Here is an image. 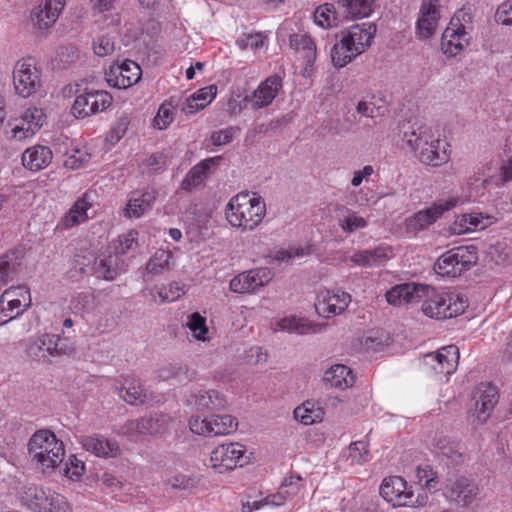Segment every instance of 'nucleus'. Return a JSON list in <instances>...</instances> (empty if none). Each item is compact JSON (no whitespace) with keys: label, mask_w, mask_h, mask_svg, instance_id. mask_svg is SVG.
Wrapping results in <instances>:
<instances>
[{"label":"nucleus","mask_w":512,"mask_h":512,"mask_svg":"<svg viewBox=\"0 0 512 512\" xmlns=\"http://www.w3.org/2000/svg\"><path fill=\"white\" fill-rule=\"evenodd\" d=\"M484 219L488 220L489 217H484L481 213L462 214L450 226V231L453 234L460 235L474 229H483L486 226L483 223Z\"/></svg>","instance_id":"a19ab883"},{"label":"nucleus","mask_w":512,"mask_h":512,"mask_svg":"<svg viewBox=\"0 0 512 512\" xmlns=\"http://www.w3.org/2000/svg\"><path fill=\"white\" fill-rule=\"evenodd\" d=\"M345 211L346 215L339 218V225L344 232L354 233L358 229L367 227L368 222L365 218L350 209H345Z\"/></svg>","instance_id":"3c124183"},{"label":"nucleus","mask_w":512,"mask_h":512,"mask_svg":"<svg viewBox=\"0 0 512 512\" xmlns=\"http://www.w3.org/2000/svg\"><path fill=\"white\" fill-rule=\"evenodd\" d=\"M186 326L197 340L205 341L208 327L206 325V318L200 315V313L194 312L190 314Z\"/></svg>","instance_id":"603ef678"},{"label":"nucleus","mask_w":512,"mask_h":512,"mask_svg":"<svg viewBox=\"0 0 512 512\" xmlns=\"http://www.w3.org/2000/svg\"><path fill=\"white\" fill-rule=\"evenodd\" d=\"M237 427L238 421L231 415H211L204 418L195 415L189 420L191 432L205 437L227 435L234 432Z\"/></svg>","instance_id":"1a4fd4ad"},{"label":"nucleus","mask_w":512,"mask_h":512,"mask_svg":"<svg viewBox=\"0 0 512 512\" xmlns=\"http://www.w3.org/2000/svg\"><path fill=\"white\" fill-rule=\"evenodd\" d=\"M13 84L16 93L27 98L41 87V70L31 57L19 60L13 70Z\"/></svg>","instance_id":"6e6552de"},{"label":"nucleus","mask_w":512,"mask_h":512,"mask_svg":"<svg viewBox=\"0 0 512 512\" xmlns=\"http://www.w3.org/2000/svg\"><path fill=\"white\" fill-rule=\"evenodd\" d=\"M478 491V486L472 479L458 476L451 482L447 490V497L457 504L467 506L475 499Z\"/></svg>","instance_id":"393cba45"},{"label":"nucleus","mask_w":512,"mask_h":512,"mask_svg":"<svg viewBox=\"0 0 512 512\" xmlns=\"http://www.w3.org/2000/svg\"><path fill=\"white\" fill-rule=\"evenodd\" d=\"M113 102L112 95L105 90H88L76 96L71 113L76 118H86L106 110Z\"/></svg>","instance_id":"f8f14e48"},{"label":"nucleus","mask_w":512,"mask_h":512,"mask_svg":"<svg viewBox=\"0 0 512 512\" xmlns=\"http://www.w3.org/2000/svg\"><path fill=\"white\" fill-rule=\"evenodd\" d=\"M294 418L304 425H312L321 422L324 416V410L318 404L312 401H306L301 406L294 409Z\"/></svg>","instance_id":"79ce46f5"},{"label":"nucleus","mask_w":512,"mask_h":512,"mask_svg":"<svg viewBox=\"0 0 512 512\" xmlns=\"http://www.w3.org/2000/svg\"><path fill=\"white\" fill-rule=\"evenodd\" d=\"M173 121L172 106L170 104H162L153 119L154 127L159 130L166 129Z\"/></svg>","instance_id":"e2e57ef3"},{"label":"nucleus","mask_w":512,"mask_h":512,"mask_svg":"<svg viewBox=\"0 0 512 512\" xmlns=\"http://www.w3.org/2000/svg\"><path fill=\"white\" fill-rule=\"evenodd\" d=\"M283 87L282 78L277 75H271L260 83L252 94L243 98L245 103H251L253 110H259L269 106Z\"/></svg>","instance_id":"6ab92c4d"},{"label":"nucleus","mask_w":512,"mask_h":512,"mask_svg":"<svg viewBox=\"0 0 512 512\" xmlns=\"http://www.w3.org/2000/svg\"><path fill=\"white\" fill-rule=\"evenodd\" d=\"M158 195V190L153 187H147L141 192H135L126 204L125 216L136 219L142 217L153 208Z\"/></svg>","instance_id":"4be33fe9"},{"label":"nucleus","mask_w":512,"mask_h":512,"mask_svg":"<svg viewBox=\"0 0 512 512\" xmlns=\"http://www.w3.org/2000/svg\"><path fill=\"white\" fill-rule=\"evenodd\" d=\"M13 292L14 290L12 289H6L0 296V325H4L23 314V310H18L15 314H12L9 310H7V307H5V300L10 298V295Z\"/></svg>","instance_id":"338daca9"},{"label":"nucleus","mask_w":512,"mask_h":512,"mask_svg":"<svg viewBox=\"0 0 512 512\" xmlns=\"http://www.w3.org/2000/svg\"><path fill=\"white\" fill-rule=\"evenodd\" d=\"M315 23L322 28L337 27L342 23L339 5L335 3H324L318 6L313 14Z\"/></svg>","instance_id":"e433bc0d"},{"label":"nucleus","mask_w":512,"mask_h":512,"mask_svg":"<svg viewBox=\"0 0 512 512\" xmlns=\"http://www.w3.org/2000/svg\"><path fill=\"white\" fill-rule=\"evenodd\" d=\"M50 491L51 490L49 489L45 490L38 486H29L25 488L21 499L31 511L42 512L46 507L45 505L47 504V498Z\"/></svg>","instance_id":"ea45409f"},{"label":"nucleus","mask_w":512,"mask_h":512,"mask_svg":"<svg viewBox=\"0 0 512 512\" xmlns=\"http://www.w3.org/2000/svg\"><path fill=\"white\" fill-rule=\"evenodd\" d=\"M141 75V68L136 62L125 60L110 67L108 82L114 87L125 89L136 84Z\"/></svg>","instance_id":"412c9836"},{"label":"nucleus","mask_w":512,"mask_h":512,"mask_svg":"<svg viewBox=\"0 0 512 512\" xmlns=\"http://www.w3.org/2000/svg\"><path fill=\"white\" fill-rule=\"evenodd\" d=\"M183 294H185L184 286L178 282H172L168 288L162 287L158 291V296L161 299V303L174 302L178 300Z\"/></svg>","instance_id":"680f3d73"},{"label":"nucleus","mask_w":512,"mask_h":512,"mask_svg":"<svg viewBox=\"0 0 512 512\" xmlns=\"http://www.w3.org/2000/svg\"><path fill=\"white\" fill-rule=\"evenodd\" d=\"M351 302V295L347 292L337 290L321 292L317 296L315 310L324 318H331L346 310Z\"/></svg>","instance_id":"aec40b11"},{"label":"nucleus","mask_w":512,"mask_h":512,"mask_svg":"<svg viewBox=\"0 0 512 512\" xmlns=\"http://www.w3.org/2000/svg\"><path fill=\"white\" fill-rule=\"evenodd\" d=\"M196 372L186 364H170L159 371L162 380L175 379L180 384H186L195 378Z\"/></svg>","instance_id":"c03bdc74"},{"label":"nucleus","mask_w":512,"mask_h":512,"mask_svg":"<svg viewBox=\"0 0 512 512\" xmlns=\"http://www.w3.org/2000/svg\"><path fill=\"white\" fill-rule=\"evenodd\" d=\"M246 449L239 443H228L218 445L210 456L212 468L219 473L224 471L233 470L237 466L242 467L245 461Z\"/></svg>","instance_id":"4468645a"},{"label":"nucleus","mask_w":512,"mask_h":512,"mask_svg":"<svg viewBox=\"0 0 512 512\" xmlns=\"http://www.w3.org/2000/svg\"><path fill=\"white\" fill-rule=\"evenodd\" d=\"M273 278L269 268L262 267L242 272L230 281V289L235 293H252L267 285Z\"/></svg>","instance_id":"dca6fc26"},{"label":"nucleus","mask_w":512,"mask_h":512,"mask_svg":"<svg viewBox=\"0 0 512 512\" xmlns=\"http://www.w3.org/2000/svg\"><path fill=\"white\" fill-rule=\"evenodd\" d=\"M116 391L121 399L130 405L144 404L148 397L140 381L135 378L125 377L120 387Z\"/></svg>","instance_id":"72a5a7b5"},{"label":"nucleus","mask_w":512,"mask_h":512,"mask_svg":"<svg viewBox=\"0 0 512 512\" xmlns=\"http://www.w3.org/2000/svg\"><path fill=\"white\" fill-rule=\"evenodd\" d=\"M27 447L32 460L43 472L53 471L63 462L65 456L64 443L48 429L36 431L29 439Z\"/></svg>","instance_id":"f03ea898"},{"label":"nucleus","mask_w":512,"mask_h":512,"mask_svg":"<svg viewBox=\"0 0 512 512\" xmlns=\"http://www.w3.org/2000/svg\"><path fill=\"white\" fill-rule=\"evenodd\" d=\"M471 27L461 23L459 16H453L441 37V50L448 57L458 55L469 44Z\"/></svg>","instance_id":"ddd939ff"},{"label":"nucleus","mask_w":512,"mask_h":512,"mask_svg":"<svg viewBox=\"0 0 512 512\" xmlns=\"http://www.w3.org/2000/svg\"><path fill=\"white\" fill-rule=\"evenodd\" d=\"M168 166L167 156L163 152L148 155L142 162L143 171L148 174H159Z\"/></svg>","instance_id":"8fccbe9b"},{"label":"nucleus","mask_w":512,"mask_h":512,"mask_svg":"<svg viewBox=\"0 0 512 512\" xmlns=\"http://www.w3.org/2000/svg\"><path fill=\"white\" fill-rule=\"evenodd\" d=\"M22 256L19 251H11L0 257V285L13 281L20 272Z\"/></svg>","instance_id":"c9c22d12"},{"label":"nucleus","mask_w":512,"mask_h":512,"mask_svg":"<svg viewBox=\"0 0 512 512\" xmlns=\"http://www.w3.org/2000/svg\"><path fill=\"white\" fill-rule=\"evenodd\" d=\"M379 493L385 501L393 507H425L429 501L428 494L424 488L418 490L415 495L412 486L401 476H389L382 480Z\"/></svg>","instance_id":"39448f33"},{"label":"nucleus","mask_w":512,"mask_h":512,"mask_svg":"<svg viewBox=\"0 0 512 512\" xmlns=\"http://www.w3.org/2000/svg\"><path fill=\"white\" fill-rule=\"evenodd\" d=\"M138 231L130 230L129 232L122 234L119 236V244L115 247V254L119 256V254L123 255L133 250L137 245L138 240Z\"/></svg>","instance_id":"bf43d9fd"},{"label":"nucleus","mask_w":512,"mask_h":512,"mask_svg":"<svg viewBox=\"0 0 512 512\" xmlns=\"http://www.w3.org/2000/svg\"><path fill=\"white\" fill-rule=\"evenodd\" d=\"M265 213L263 199L260 196L249 197L248 194L232 197L225 211L226 218L232 226L248 231H252L262 222Z\"/></svg>","instance_id":"20e7f679"},{"label":"nucleus","mask_w":512,"mask_h":512,"mask_svg":"<svg viewBox=\"0 0 512 512\" xmlns=\"http://www.w3.org/2000/svg\"><path fill=\"white\" fill-rule=\"evenodd\" d=\"M238 130L236 127H228L226 129L214 131L210 136V141L215 146H222L229 144L234 137L235 132Z\"/></svg>","instance_id":"69168bd1"},{"label":"nucleus","mask_w":512,"mask_h":512,"mask_svg":"<svg viewBox=\"0 0 512 512\" xmlns=\"http://www.w3.org/2000/svg\"><path fill=\"white\" fill-rule=\"evenodd\" d=\"M403 140L416 152L423 164L438 167L449 160L448 143L434 139L427 127L420 126L417 130L405 131Z\"/></svg>","instance_id":"f257e3e1"},{"label":"nucleus","mask_w":512,"mask_h":512,"mask_svg":"<svg viewBox=\"0 0 512 512\" xmlns=\"http://www.w3.org/2000/svg\"><path fill=\"white\" fill-rule=\"evenodd\" d=\"M331 60L336 68H342L350 63L359 54L354 53L350 44L342 38L339 42L335 43L331 49Z\"/></svg>","instance_id":"49530a36"},{"label":"nucleus","mask_w":512,"mask_h":512,"mask_svg":"<svg viewBox=\"0 0 512 512\" xmlns=\"http://www.w3.org/2000/svg\"><path fill=\"white\" fill-rule=\"evenodd\" d=\"M278 326L281 330L305 335L320 332L326 324H315L305 318L286 317L278 322Z\"/></svg>","instance_id":"58836bf2"},{"label":"nucleus","mask_w":512,"mask_h":512,"mask_svg":"<svg viewBox=\"0 0 512 512\" xmlns=\"http://www.w3.org/2000/svg\"><path fill=\"white\" fill-rule=\"evenodd\" d=\"M392 249L386 245H379L374 249H365L355 252L350 261L361 267L383 266L391 257Z\"/></svg>","instance_id":"bb28decb"},{"label":"nucleus","mask_w":512,"mask_h":512,"mask_svg":"<svg viewBox=\"0 0 512 512\" xmlns=\"http://www.w3.org/2000/svg\"><path fill=\"white\" fill-rule=\"evenodd\" d=\"M289 45L294 50L302 49L304 62L312 63L316 60V45L313 39L307 34H291Z\"/></svg>","instance_id":"a18cd8bd"},{"label":"nucleus","mask_w":512,"mask_h":512,"mask_svg":"<svg viewBox=\"0 0 512 512\" xmlns=\"http://www.w3.org/2000/svg\"><path fill=\"white\" fill-rule=\"evenodd\" d=\"M376 24L373 22L351 26L343 38L353 48L354 53H363L370 45L376 33Z\"/></svg>","instance_id":"b1692460"},{"label":"nucleus","mask_w":512,"mask_h":512,"mask_svg":"<svg viewBox=\"0 0 512 512\" xmlns=\"http://www.w3.org/2000/svg\"><path fill=\"white\" fill-rule=\"evenodd\" d=\"M74 262L75 269L81 274H94L98 278H102L107 281L114 280L124 270L123 262L115 253L100 255L99 257H95L92 254H89L88 256L77 255Z\"/></svg>","instance_id":"423d86ee"},{"label":"nucleus","mask_w":512,"mask_h":512,"mask_svg":"<svg viewBox=\"0 0 512 512\" xmlns=\"http://www.w3.org/2000/svg\"><path fill=\"white\" fill-rule=\"evenodd\" d=\"M222 159V156H216L204 159L196 164L182 180L181 188L186 191H191L192 188L198 186L208 174L213 172V169L220 164Z\"/></svg>","instance_id":"cd10ccee"},{"label":"nucleus","mask_w":512,"mask_h":512,"mask_svg":"<svg viewBox=\"0 0 512 512\" xmlns=\"http://www.w3.org/2000/svg\"><path fill=\"white\" fill-rule=\"evenodd\" d=\"M81 444L86 451L98 457L115 458L120 454V447L115 440H109L101 435L83 436Z\"/></svg>","instance_id":"c85d7f7f"},{"label":"nucleus","mask_w":512,"mask_h":512,"mask_svg":"<svg viewBox=\"0 0 512 512\" xmlns=\"http://www.w3.org/2000/svg\"><path fill=\"white\" fill-rule=\"evenodd\" d=\"M459 357L458 347L447 345L435 352L425 354L422 364L437 374L450 375L457 369Z\"/></svg>","instance_id":"2eb2a0df"},{"label":"nucleus","mask_w":512,"mask_h":512,"mask_svg":"<svg viewBox=\"0 0 512 512\" xmlns=\"http://www.w3.org/2000/svg\"><path fill=\"white\" fill-rule=\"evenodd\" d=\"M75 348L66 338L45 333L31 340L27 345V355L35 361L51 362L50 358L69 356Z\"/></svg>","instance_id":"0eeeda50"},{"label":"nucleus","mask_w":512,"mask_h":512,"mask_svg":"<svg viewBox=\"0 0 512 512\" xmlns=\"http://www.w3.org/2000/svg\"><path fill=\"white\" fill-rule=\"evenodd\" d=\"M66 0H43L30 13V21L37 37L47 36L62 10Z\"/></svg>","instance_id":"9d476101"},{"label":"nucleus","mask_w":512,"mask_h":512,"mask_svg":"<svg viewBox=\"0 0 512 512\" xmlns=\"http://www.w3.org/2000/svg\"><path fill=\"white\" fill-rule=\"evenodd\" d=\"M71 304L77 312H91L96 306V299L91 292H81L72 299Z\"/></svg>","instance_id":"4d7b16f0"},{"label":"nucleus","mask_w":512,"mask_h":512,"mask_svg":"<svg viewBox=\"0 0 512 512\" xmlns=\"http://www.w3.org/2000/svg\"><path fill=\"white\" fill-rule=\"evenodd\" d=\"M423 291L422 284L403 283L392 287L386 292V300L389 304L400 306L405 303L418 302L420 292Z\"/></svg>","instance_id":"2f4dec72"},{"label":"nucleus","mask_w":512,"mask_h":512,"mask_svg":"<svg viewBox=\"0 0 512 512\" xmlns=\"http://www.w3.org/2000/svg\"><path fill=\"white\" fill-rule=\"evenodd\" d=\"M22 125L16 124L11 129V138L22 140L33 136L43 125L45 115L40 108H28L22 115Z\"/></svg>","instance_id":"5701e85b"},{"label":"nucleus","mask_w":512,"mask_h":512,"mask_svg":"<svg viewBox=\"0 0 512 512\" xmlns=\"http://www.w3.org/2000/svg\"><path fill=\"white\" fill-rule=\"evenodd\" d=\"M64 475L71 480H79L84 474L85 464L79 460L75 455H70L68 461L64 466Z\"/></svg>","instance_id":"052dcab7"},{"label":"nucleus","mask_w":512,"mask_h":512,"mask_svg":"<svg viewBox=\"0 0 512 512\" xmlns=\"http://www.w3.org/2000/svg\"><path fill=\"white\" fill-rule=\"evenodd\" d=\"M453 248L441 255L435 263L434 269L437 274L447 277H458L463 271L458 263Z\"/></svg>","instance_id":"37998d69"},{"label":"nucleus","mask_w":512,"mask_h":512,"mask_svg":"<svg viewBox=\"0 0 512 512\" xmlns=\"http://www.w3.org/2000/svg\"><path fill=\"white\" fill-rule=\"evenodd\" d=\"M93 49L96 55L103 57L114 51V42L108 36H101L94 41Z\"/></svg>","instance_id":"774afa93"},{"label":"nucleus","mask_w":512,"mask_h":512,"mask_svg":"<svg viewBox=\"0 0 512 512\" xmlns=\"http://www.w3.org/2000/svg\"><path fill=\"white\" fill-rule=\"evenodd\" d=\"M440 17V0H423L416 22L417 37L420 40L430 39L436 33Z\"/></svg>","instance_id":"a211bd4d"},{"label":"nucleus","mask_w":512,"mask_h":512,"mask_svg":"<svg viewBox=\"0 0 512 512\" xmlns=\"http://www.w3.org/2000/svg\"><path fill=\"white\" fill-rule=\"evenodd\" d=\"M42 512H71V505L67 499L54 491H50L47 498V504Z\"/></svg>","instance_id":"5fc2aeb1"},{"label":"nucleus","mask_w":512,"mask_h":512,"mask_svg":"<svg viewBox=\"0 0 512 512\" xmlns=\"http://www.w3.org/2000/svg\"><path fill=\"white\" fill-rule=\"evenodd\" d=\"M323 381L331 388L345 389L354 384V377L350 368L335 364L325 371Z\"/></svg>","instance_id":"f704fd0d"},{"label":"nucleus","mask_w":512,"mask_h":512,"mask_svg":"<svg viewBox=\"0 0 512 512\" xmlns=\"http://www.w3.org/2000/svg\"><path fill=\"white\" fill-rule=\"evenodd\" d=\"M169 260L170 254L168 252L164 250H158L148 261L146 270L153 275H157L168 267Z\"/></svg>","instance_id":"6e6d98bb"},{"label":"nucleus","mask_w":512,"mask_h":512,"mask_svg":"<svg viewBox=\"0 0 512 512\" xmlns=\"http://www.w3.org/2000/svg\"><path fill=\"white\" fill-rule=\"evenodd\" d=\"M215 97L216 87L214 85L201 88L186 99L182 110L186 114H194L204 109Z\"/></svg>","instance_id":"4c0bfd02"},{"label":"nucleus","mask_w":512,"mask_h":512,"mask_svg":"<svg viewBox=\"0 0 512 512\" xmlns=\"http://www.w3.org/2000/svg\"><path fill=\"white\" fill-rule=\"evenodd\" d=\"M474 399L477 420L484 423L498 402L497 389L492 385L480 386L475 391Z\"/></svg>","instance_id":"a878e982"},{"label":"nucleus","mask_w":512,"mask_h":512,"mask_svg":"<svg viewBox=\"0 0 512 512\" xmlns=\"http://www.w3.org/2000/svg\"><path fill=\"white\" fill-rule=\"evenodd\" d=\"M190 402L194 404L197 411L223 410L227 406L224 395L216 390H198L191 396Z\"/></svg>","instance_id":"7c9ffc66"},{"label":"nucleus","mask_w":512,"mask_h":512,"mask_svg":"<svg viewBox=\"0 0 512 512\" xmlns=\"http://www.w3.org/2000/svg\"><path fill=\"white\" fill-rule=\"evenodd\" d=\"M349 458L352 463L363 464L369 461L368 444L364 441H356L349 446Z\"/></svg>","instance_id":"13d9d810"},{"label":"nucleus","mask_w":512,"mask_h":512,"mask_svg":"<svg viewBox=\"0 0 512 512\" xmlns=\"http://www.w3.org/2000/svg\"><path fill=\"white\" fill-rule=\"evenodd\" d=\"M495 20L501 25L512 26V0H506L498 6Z\"/></svg>","instance_id":"0e129e2a"},{"label":"nucleus","mask_w":512,"mask_h":512,"mask_svg":"<svg viewBox=\"0 0 512 512\" xmlns=\"http://www.w3.org/2000/svg\"><path fill=\"white\" fill-rule=\"evenodd\" d=\"M416 475L420 482H422L423 480L425 481V489L433 492L438 490V474L436 471L433 470V468L430 465L425 464L418 466Z\"/></svg>","instance_id":"864d4df0"},{"label":"nucleus","mask_w":512,"mask_h":512,"mask_svg":"<svg viewBox=\"0 0 512 512\" xmlns=\"http://www.w3.org/2000/svg\"><path fill=\"white\" fill-rule=\"evenodd\" d=\"M454 254L460 267L464 272L470 270L478 262V251L474 245L457 246L453 248Z\"/></svg>","instance_id":"09e8293b"},{"label":"nucleus","mask_w":512,"mask_h":512,"mask_svg":"<svg viewBox=\"0 0 512 512\" xmlns=\"http://www.w3.org/2000/svg\"><path fill=\"white\" fill-rule=\"evenodd\" d=\"M168 417L161 413H150L141 418L127 421L121 427V433L126 436L155 435L162 432Z\"/></svg>","instance_id":"f3484780"},{"label":"nucleus","mask_w":512,"mask_h":512,"mask_svg":"<svg viewBox=\"0 0 512 512\" xmlns=\"http://www.w3.org/2000/svg\"><path fill=\"white\" fill-rule=\"evenodd\" d=\"M374 0H337L342 22L369 17L373 12Z\"/></svg>","instance_id":"473e14b6"},{"label":"nucleus","mask_w":512,"mask_h":512,"mask_svg":"<svg viewBox=\"0 0 512 512\" xmlns=\"http://www.w3.org/2000/svg\"><path fill=\"white\" fill-rule=\"evenodd\" d=\"M458 197L438 199L430 207L414 213L406 219V227L409 232H418L427 229L440 219L445 212L456 207Z\"/></svg>","instance_id":"9b49d317"},{"label":"nucleus","mask_w":512,"mask_h":512,"mask_svg":"<svg viewBox=\"0 0 512 512\" xmlns=\"http://www.w3.org/2000/svg\"><path fill=\"white\" fill-rule=\"evenodd\" d=\"M52 158L53 153L48 146L35 145L23 152L21 160L25 168L37 172L46 168Z\"/></svg>","instance_id":"c756f323"},{"label":"nucleus","mask_w":512,"mask_h":512,"mask_svg":"<svg viewBox=\"0 0 512 512\" xmlns=\"http://www.w3.org/2000/svg\"><path fill=\"white\" fill-rule=\"evenodd\" d=\"M90 208V204L83 198L78 199L69 211L62 218V225L64 228H71L84 222L87 216V210Z\"/></svg>","instance_id":"de8ad7c7"},{"label":"nucleus","mask_w":512,"mask_h":512,"mask_svg":"<svg viewBox=\"0 0 512 512\" xmlns=\"http://www.w3.org/2000/svg\"><path fill=\"white\" fill-rule=\"evenodd\" d=\"M418 302H422L423 313L434 319L456 317L464 312L466 301L454 292L437 291L435 288L422 284Z\"/></svg>","instance_id":"7ed1b4c3"}]
</instances>
